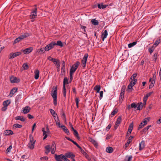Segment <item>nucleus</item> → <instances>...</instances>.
Returning <instances> with one entry per match:
<instances>
[{"label":"nucleus","mask_w":161,"mask_h":161,"mask_svg":"<svg viewBox=\"0 0 161 161\" xmlns=\"http://www.w3.org/2000/svg\"><path fill=\"white\" fill-rule=\"evenodd\" d=\"M14 134L13 131L11 130H5L4 133V135L5 136H9Z\"/></svg>","instance_id":"4468645a"},{"label":"nucleus","mask_w":161,"mask_h":161,"mask_svg":"<svg viewBox=\"0 0 161 161\" xmlns=\"http://www.w3.org/2000/svg\"><path fill=\"white\" fill-rule=\"evenodd\" d=\"M137 76V73H135L133 74L131 76V77L130 78V80H133V79H135Z\"/></svg>","instance_id":"49530a36"},{"label":"nucleus","mask_w":161,"mask_h":161,"mask_svg":"<svg viewBox=\"0 0 161 161\" xmlns=\"http://www.w3.org/2000/svg\"><path fill=\"white\" fill-rule=\"evenodd\" d=\"M88 57V54L87 53L85 54L82 60H81V63L83 65V67L84 69L86 66V62L87 60V58Z\"/></svg>","instance_id":"0eeeda50"},{"label":"nucleus","mask_w":161,"mask_h":161,"mask_svg":"<svg viewBox=\"0 0 161 161\" xmlns=\"http://www.w3.org/2000/svg\"><path fill=\"white\" fill-rule=\"evenodd\" d=\"M51 95L53 98V103L54 106L57 105V86H53V88L52 91L51 92Z\"/></svg>","instance_id":"f257e3e1"},{"label":"nucleus","mask_w":161,"mask_h":161,"mask_svg":"<svg viewBox=\"0 0 161 161\" xmlns=\"http://www.w3.org/2000/svg\"><path fill=\"white\" fill-rule=\"evenodd\" d=\"M151 126H152L151 125H149L147 126L146 127L144 128L141 131V134L142 135L146 133L147 132V130H148L149 128L151 127Z\"/></svg>","instance_id":"dca6fc26"},{"label":"nucleus","mask_w":161,"mask_h":161,"mask_svg":"<svg viewBox=\"0 0 161 161\" xmlns=\"http://www.w3.org/2000/svg\"><path fill=\"white\" fill-rule=\"evenodd\" d=\"M154 82H153V81H152L151 83L149 86V88L151 89L154 86Z\"/></svg>","instance_id":"5fc2aeb1"},{"label":"nucleus","mask_w":161,"mask_h":161,"mask_svg":"<svg viewBox=\"0 0 161 161\" xmlns=\"http://www.w3.org/2000/svg\"><path fill=\"white\" fill-rule=\"evenodd\" d=\"M56 149V144L54 142H53L52 143V145L51 146V149Z\"/></svg>","instance_id":"864d4df0"},{"label":"nucleus","mask_w":161,"mask_h":161,"mask_svg":"<svg viewBox=\"0 0 161 161\" xmlns=\"http://www.w3.org/2000/svg\"><path fill=\"white\" fill-rule=\"evenodd\" d=\"M47 59L53 62L56 67L60 65V62L58 59L53 58L50 56H49L48 58Z\"/></svg>","instance_id":"39448f33"},{"label":"nucleus","mask_w":161,"mask_h":161,"mask_svg":"<svg viewBox=\"0 0 161 161\" xmlns=\"http://www.w3.org/2000/svg\"><path fill=\"white\" fill-rule=\"evenodd\" d=\"M133 88H132V86L130 85V84H129V85H128V86H127V90L126 91H129V90H131H131H133ZM130 91H128V92H130Z\"/></svg>","instance_id":"09e8293b"},{"label":"nucleus","mask_w":161,"mask_h":161,"mask_svg":"<svg viewBox=\"0 0 161 161\" xmlns=\"http://www.w3.org/2000/svg\"><path fill=\"white\" fill-rule=\"evenodd\" d=\"M73 74L69 73V83H71L73 79Z\"/></svg>","instance_id":"052dcab7"},{"label":"nucleus","mask_w":161,"mask_h":161,"mask_svg":"<svg viewBox=\"0 0 161 161\" xmlns=\"http://www.w3.org/2000/svg\"><path fill=\"white\" fill-rule=\"evenodd\" d=\"M22 67L24 68V69L27 70L28 69L29 66L28 64L26 63H24L22 66Z\"/></svg>","instance_id":"c03bdc74"},{"label":"nucleus","mask_w":161,"mask_h":161,"mask_svg":"<svg viewBox=\"0 0 161 161\" xmlns=\"http://www.w3.org/2000/svg\"><path fill=\"white\" fill-rule=\"evenodd\" d=\"M12 148V146L10 145L8 147L6 150L7 153L10 152L11 149Z\"/></svg>","instance_id":"13d9d810"},{"label":"nucleus","mask_w":161,"mask_h":161,"mask_svg":"<svg viewBox=\"0 0 161 161\" xmlns=\"http://www.w3.org/2000/svg\"><path fill=\"white\" fill-rule=\"evenodd\" d=\"M73 131V134L75 137L79 135L77 131L76 130H74Z\"/></svg>","instance_id":"bf43d9fd"},{"label":"nucleus","mask_w":161,"mask_h":161,"mask_svg":"<svg viewBox=\"0 0 161 161\" xmlns=\"http://www.w3.org/2000/svg\"><path fill=\"white\" fill-rule=\"evenodd\" d=\"M69 83V79L67 77H65L64 78L63 83V86H65L66 84H68Z\"/></svg>","instance_id":"c9c22d12"},{"label":"nucleus","mask_w":161,"mask_h":161,"mask_svg":"<svg viewBox=\"0 0 161 161\" xmlns=\"http://www.w3.org/2000/svg\"><path fill=\"white\" fill-rule=\"evenodd\" d=\"M21 39H20V36H19L18 38H16L14 41L13 44H15L17 42H18L20 41Z\"/></svg>","instance_id":"37998d69"},{"label":"nucleus","mask_w":161,"mask_h":161,"mask_svg":"<svg viewBox=\"0 0 161 161\" xmlns=\"http://www.w3.org/2000/svg\"><path fill=\"white\" fill-rule=\"evenodd\" d=\"M89 141L91 142L92 144H93L94 146L97 147L98 146V143L97 142L95 141L94 139H92V138L89 137Z\"/></svg>","instance_id":"f3484780"},{"label":"nucleus","mask_w":161,"mask_h":161,"mask_svg":"<svg viewBox=\"0 0 161 161\" xmlns=\"http://www.w3.org/2000/svg\"><path fill=\"white\" fill-rule=\"evenodd\" d=\"M42 131L43 132V135L44 136L43 138V139L44 140L47 137V132L45 130V128H43L42 129Z\"/></svg>","instance_id":"2f4dec72"},{"label":"nucleus","mask_w":161,"mask_h":161,"mask_svg":"<svg viewBox=\"0 0 161 161\" xmlns=\"http://www.w3.org/2000/svg\"><path fill=\"white\" fill-rule=\"evenodd\" d=\"M40 159L41 160H47L48 159V158L47 157L45 156L41 157Z\"/></svg>","instance_id":"69168bd1"},{"label":"nucleus","mask_w":161,"mask_h":161,"mask_svg":"<svg viewBox=\"0 0 161 161\" xmlns=\"http://www.w3.org/2000/svg\"><path fill=\"white\" fill-rule=\"evenodd\" d=\"M18 90V88L17 87L13 88L10 91L9 95H10V97H11L14 94V93L16 92Z\"/></svg>","instance_id":"6ab92c4d"},{"label":"nucleus","mask_w":161,"mask_h":161,"mask_svg":"<svg viewBox=\"0 0 161 161\" xmlns=\"http://www.w3.org/2000/svg\"><path fill=\"white\" fill-rule=\"evenodd\" d=\"M133 125H134L133 122L131 123L129 126L128 129L133 130Z\"/></svg>","instance_id":"338daca9"},{"label":"nucleus","mask_w":161,"mask_h":161,"mask_svg":"<svg viewBox=\"0 0 161 161\" xmlns=\"http://www.w3.org/2000/svg\"><path fill=\"white\" fill-rule=\"evenodd\" d=\"M45 148L46 149V151H45V153L47 154L50 152L51 147L50 145H48L45 146Z\"/></svg>","instance_id":"bb28decb"},{"label":"nucleus","mask_w":161,"mask_h":161,"mask_svg":"<svg viewBox=\"0 0 161 161\" xmlns=\"http://www.w3.org/2000/svg\"><path fill=\"white\" fill-rule=\"evenodd\" d=\"M21 54V52H19L15 53H11L8 56V58L9 59L13 58L19 56Z\"/></svg>","instance_id":"6e6552de"},{"label":"nucleus","mask_w":161,"mask_h":161,"mask_svg":"<svg viewBox=\"0 0 161 161\" xmlns=\"http://www.w3.org/2000/svg\"><path fill=\"white\" fill-rule=\"evenodd\" d=\"M91 22L92 23L95 25H96L98 24V22L95 19H92L91 20Z\"/></svg>","instance_id":"79ce46f5"},{"label":"nucleus","mask_w":161,"mask_h":161,"mask_svg":"<svg viewBox=\"0 0 161 161\" xmlns=\"http://www.w3.org/2000/svg\"><path fill=\"white\" fill-rule=\"evenodd\" d=\"M158 53H155L154 54V55L153 56V57L154 59V61L155 62H156V60L157 59V57H158Z\"/></svg>","instance_id":"6e6d98bb"},{"label":"nucleus","mask_w":161,"mask_h":161,"mask_svg":"<svg viewBox=\"0 0 161 161\" xmlns=\"http://www.w3.org/2000/svg\"><path fill=\"white\" fill-rule=\"evenodd\" d=\"M118 112V110L117 109H114L111 113L110 116L111 117L114 116Z\"/></svg>","instance_id":"e433bc0d"},{"label":"nucleus","mask_w":161,"mask_h":161,"mask_svg":"<svg viewBox=\"0 0 161 161\" xmlns=\"http://www.w3.org/2000/svg\"><path fill=\"white\" fill-rule=\"evenodd\" d=\"M126 86L125 85H123L121 90L119 97V101L121 103L124 97L125 92V90Z\"/></svg>","instance_id":"20e7f679"},{"label":"nucleus","mask_w":161,"mask_h":161,"mask_svg":"<svg viewBox=\"0 0 161 161\" xmlns=\"http://www.w3.org/2000/svg\"><path fill=\"white\" fill-rule=\"evenodd\" d=\"M108 32L107 30H105L104 32L102 33L101 36L102 40L103 41L105 38L107 37L108 35Z\"/></svg>","instance_id":"a211bd4d"},{"label":"nucleus","mask_w":161,"mask_h":161,"mask_svg":"<svg viewBox=\"0 0 161 161\" xmlns=\"http://www.w3.org/2000/svg\"><path fill=\"white\" fill-rule=\"evenodd\" d=\"M63 96L64 97H65V99L66 95V90L65 86H63Z\"/></svg>","instance_id":"58836bf2"},{"label":"nucleus","mask_w":161,"mask_h":161,"mask_svg":"<svg viewBox=\"0 0 161 161\" xmlns=\"http://www.w3.org/2000/svg\"><path fill=\"white\" fill-rule=\"evenodd\" d=\"M136 43H137V42H134L132 43H129L128 45V46L129 48H131V47L134 46L135 45H136Z\"/></svg>","instance_id":"a19ab883"},{"label":"nucleus","mask_w":161,"mask_h":161,"mask_svg":"<svg viewBox=\"0 0 161 161\" xmlns=\"http://www.w3.org/2000/svg\"><path fill=\"white\" fill-rule=\"evenodd\" d=\"M161 42V39L160 38L158 37V38L156 41L154 43V45H155V47L157 46Z\"/></svg>","instance_id":"473e14b6"},{"label":"nucleus","mask_w":161,"mask_h":161,"mask_svg":"<svg viewBox=\"0 0 161 161\" xmlns=\"http://www.w3.org/2000/svg\"><path fill=\"white\" fill-rule=\"evenodd\" d=\"M53 42H52L49 44L47 45L45 47V51H47L53 48L54 47Z\"/></svg>","instance_id":"9d476101"},{"label":"nucleus","mask_w":161,"mask_h":161,"mask_svg":"<svg viewBox=\"0 0 161 161\" xmlns=\"http://www.w3.org/2000/svg\"><path fill=\"white\" fill-rule=\"evenodd\" d=\"M65 138L69 141L72 142L73 143L75 142L74 141L72 140V139H70V138L68 136H66Z\"/></svg>","instance_id":"0e129e2a"},{"label":"nucleus","mask_w":161,"mask_h":161,"mask_svg":"<svg viewBox=\"0 0 161 161\" xmlns=\"http://www.w3.org/2000/svg\"><path fill=\"white\" fill-rule=\"evenodd\" d=\"M100 85H96L94 88V90L96 91L97 93L100 92Z\"/></svg>","instance_id":"f704fd0d"},{"label":"nucleus","mask_w":161,"mask_h":161,"mask_svg":"<svg viewBox=\"0 0 161 161\" xmlns=\"http://www.w3.org/2000/svg\"><path fill=\"white\" fill-rule=\"evenodd\" d=\"M75 101L76 103V107L77 108L79 107V98L78 97H76L75 99Z\"/></svg>","instance_id":"de8ad7c7"},{"label":"nucleus","mask_w":161,"mask_h":161,"mask_svg":"<svg viewBox=\"0 0 161 161\" xmlns=\"http://www.w3.org/2000/svg\"><path fill=\"white\" fill-rule=\"evenodd\" d=\"M10 82L11 83H17L19 82L20 81V79L16 77L12 76L10 78Z\"/></svg>","instance_id":"9b49d317"},{"label":"nucleus","mask_w":161,"mask_h":161,"mask_svg":"<svg viewBox=\"0 0 161 161\" xmlns=\"http://www.w3.org/2000/svg\"><path fill=\"white\" fill-rule=\"evenodd\" d=\"M143 125V124L141 122L140 125H139L138 127V130H140L144 126Z\"/></svg>","instance_id":"680f3d73"},{"label":"nucleus","mask_w":161,"mask_h":161,"mask_svg":"<svg viewBox=\"0 0 161 161\" xmlns=\"http://www.w3.org/2000/svg\"><path fill=\"white\" fill-rule=\"evenodd\" d=\"M49 110L53 117L54 118V119H55V118L58 117L57 114L56 113L55 111L52 109H50Z\"/></svg>","instance_id":"aec40b11"},{"label":"nucleus","mask_w":161,"mask_h":161,"mask_svg":"<svg viewBox=\"0 0 161 161\" xmlns=\"http://www.w3.org/2000/svg\"><path fill=\"white\" fill-rule=\"evenodd\" d=\"M142 122L143 124V126H145L147 124V121L146 119H143Z\"/></svg>","instance_id":"4d7b16f0"},{"label":"nucleus","mask_w":161,"mask_h":161,"mask_svg":"<svg viewBox=\"0 0 161 161\" xmlns=\"http://www.w3.org/2000/svg\"><path fill=\"white\" fill-rule=\"evenodd\" d=\"M65 157V155L63 154L59 155H58L56 154H54V158L56 161L64 160Z\"/></svg>","instance_id":"423d86ee"},{"label":"nucleus","mask_w":161,"mask_h":161,"mask_svg":"<svg viewBox=\"0 0 161 161\" xmlns=\"http://www.w3.org/2000/svg\"><path fill=\"white\" fill-rule=\"evenodd\" d=\"M39 77V71L38 69L36 70L35 72L34 78L35 79H37Z\"/></svg>","instance_id":"a878e982"},{"label":"nucleus","mask_w":161,"mask_h":161,"mask_svg":"<svg viewBox=\"0 0 161 161\" xmlns=\"http://www.w3.org/2000/svg\"><path fill=\"white\" fill-rule=\"evenodd\" d=\"M13 126H14L16 128H21L22 127V125H19L18 124L16 123Z\"/></svg>","instance_id":"a18cd8bd"},{"label":"nucleus","mask_w":161,"mask_h":161,"mask_svg":"<svg viewBox=\"0 0 161 161\" xmlns=\"http://www.w3.org/2000/svg\"><path fill=\"white\" fill-rule=\"evenodd\" d=\"M35 144V142L33 143L29 142L27 145V147L30 149H33L34 148Z\"/></svg>","instance_id":"b1692460"},{"label":"nucleus","mask_w":161,"mask_h":161,"mask_svg":"<svg viewBox=\"0 0 161 161\" xmlns=\"http://www.w3.org/2000/svg\"><path fill=\"white\" fill-rule=\"evenodd\" d=\"M10 100H8L4 101L3 103V104L4 106L7 107L10 103Z\"/></svg>","instance_id":"c85d7f7f"},{"label":"nucleus","mask_w":161,"mask_h":161,"mask_svg":"<svg viewBox=\"0 0 161 161\" xmlns=\"http://www.w3.org/2000/svg\"><path fill=\"white\" fill-rule=\"evenodd\" d=\"M21 95L20 94H19L15 98V102L18 101L21 98Z\"/></svg>","instance_id":"8fccbe9b"},{"label":"nucleus","mask_w":161,"mask_h":161,"mask_svg":"<svg viewBox=\"0 0 161 161\" xmlns=\"http://www.w3.org/2000/svg\"><path fill=\"white\" fill-rule=\"evenodd\" d=\"M80 64V62L78 61H77L75 63L70 69L69 73L73 74V73L76 71L77 69L78 68Z\"/></svg>","instance_id":"7ed1b4c3"},{"label":"nucleus","mask_w":161,"mask_h":161,"mask_svg":"<svg viewBox=\"0 0 161 161\" xmlns=\"http://www.w3.org/2000/svg\"><path fill=\"white\" fill-rule=\"evenodd\" d=\"M145 142L144 141H142L139 144V150L140 151L142 150L145 147Z\"/></svg>","instance_id":"2eb2a0df"},{"label":"nucleus","mask_w":161,"mask_h":161,"mask_svg":"<svg viewBox=\"0 0 161 161\" xmlns=\"http://www.w3.org/2000/svg\"><path fill=\"white\" fill-rule=\"evenodd\" d=\"M29 142L33 143L35 142V143L36 140H34L32 134H31L29 135Z\"/></svg>","instance_id":"c756f323"},{"label":"nucleus","mask_w":161,"mask_h":161,"mask_svg":"<svg viewBox=\"0 0 161 161\" xmlns=\"http://www.w3.org/2000/svg\"><path fill=\"white\" fill-rule=\"evenodd\" d=\"M122 121V118L121 116H119L118 117L115 122V124L119 125Z\"/></svg>","instance_id":"7c9ffc66"},{"label":"nucleus","mask_w":161,"mask_h":161,"mask_svg":"<svg viewBox=\"0 0 161 161\" xmlns=\"http://www.w3.org/2000/svg\"><path fill=\"white\" fill-rule=\"evenodd\" d=\"M136 105H137V110H141L143 108V105H142V102L138 103Z\"/></svg>","instance_id":"412c9836"},{"label":"nucleus","mask_w":161,"mask_h":161,"mask_svg":"<svg viewBox=\"0 0 161 161\" xmlns=\"http://www.w3.org/2000/svg\"><path fill=\"white\" fill-rule=\"evenodd\" d=\"M31 110V108L30 107L28 106H26L25 108H23L22 113L24 114H26L29 113Z\"/></svg>","instance_id":"ddd939ff"},{"label":"nucleus","mask_w":161,"mask_h":161,"mask_svg":"<svg viewBox=\"0 0 161 161\" xmlns=\"http://www.w3.org/2000/svg\"><path fill=\"white\" fill-rule=\"evenodd\" d=\"M108 5H103V4H101V6L100 4H98L97 5L98 8L100 9H101V8L102 9L105 8Z\"/></svg>","instance_id":"4c0bfd02"},{"label":"nucleus","mask_w":161,"mask_h":161,"mask_svg":"<svg viewBox=\"0 0 161 161\" xmlns=\"http://www.w3.org/2000/svg\"><path fill=\"white\" fill-rule=\"evenodd\" d=\"M61 128L67 135H69V130L64 125H62Z\"/></svg>","instance_id":"5701e85b"},{"label":"nucleus","mask_w":161,"mask_h":161,"mask_svg":"<svg viewBox=\"0 0 161 161\" xmlns=\"http://www.w3.org/2000/svg\"><path fill=\"white\" fill-rule=\"evenodd\" d=\"M134 137L132 136H130L127 140V142L130 143L132 141V139L134 138Z\"/></svg>","instance_id":"3c124183"},{"label":"nucleus","mask_w":161,"mask_h":161,"mask_svg":"<svg viewBox=\"0 0 161 161\" xmlns=\"http://www.w3.org/2000/svg\"><path fill=\"white\" fill-rule=\"evenodd\" d=\"M81 153L83 154V155L86 157V156L88 155L87 153L83 150L81 152Z\"/></svg>","instance_id":"e2e57ef3"},{"label":"nucleus","mask_w":161,"mask_h":161,"mask_svg":"<svg viewBox=\"0 0 161 161\" xmlns=\"http://www.w3.org/2000/svg\"><path fill=\"white\" fill-rule=\"evenodd\" d=\"M65 156L67 158H69L71 159L75 157V155L72 152H68L64 154Z\"/></svg>","instance_id":"f8f14e48"},{"label":"nucleus","mask_w":161,"mask_h":161,"mask_svg":"<svg viewBox=\"0 0 161 161\" xmlns=\"http://www.w3.org/2000/svg\"><path fill=\"white\" fill-rule=\"evenodd\" d=\"M34 8L31 10V12L30 14L29 15L30 19H33L36 18L37 16V5H35Z\"/></svg>","instance_id":"f03ea898"},{"label":"nucleus","mask_w":161,"mask_h":161,"mask_svg":"<svg viewBox=\"0 0 161 161\" xmlns=\"http://www.w3.org/2000/svg\"><path fill=\"white\" fill-rule=\"evenodd\" d=\"M16 120H20L21 121L24 122L25 121V119L22 116H17L15 118Z\"/></svg>","instance_id":"72a5a7b5"},{"label":"nucleus","mask_w":161,"mask_h":161,"mask_svg":"<svg viewBox=\"0 0 161 161\" xmlns=\"http://www.w3.org/2000/svg\"><path fill=\"white\" fill-rule=\"evenodd\" d=\"M131 107L132 108H136L137 105H136V103H134L131 104Z\"/></svg>","instance_id":"603ef678"},{"label":"nucleus","mask_w":161,"mask_h":161,"mask_svg":"<svg viewBox=\"0 0 161 161\" xmlns=\"http://www.w3.org/2000/svg\"><path fill=\"white\" fill-rule=\"evenodd\" d=\"M30 35L27 33H25L23 35L20 36V37L22 40L24 39L25 38H26L27 37L29 36Z\"/></svg>","instance_id":"cd10ccee"},{"label":"nucleus","mask_w":161,"mask_h":161,"mask_svg":"<svg viewBox=\"0 0 161 161\" xmlns=\"http://www.w3.org/2000/svg\"><path fill=\"white\" fill-rule=\"evenodd\" d=\"M132 158V156H130L128 157L127 159H125V161H131Z\"/></svg>","instance_id":"774afa93"},{"label":"nucleus","mask_w":161,"mask_h":161,"mask_svg":"<svg viewBox=\"0 0 161 161\" xmlns=\"http://www.w3.org/2000/svg\"><path fill=\"white\" fill-rule=\"evenodd\" d=\"M106 151L108 153H111L114 151V149L112 147H108L106 148Z\"/></svg>","instance_id":"393cba45"},{"label":"nucleus","mask_w":161,"mask_h":161,"mask_svg":"<svg viewBox=\"0 0 161 161\" xmlns=\"http://www.w3.org/2000/svg\"><path fill=\"white\" fill-rule=\"evenodd\" d=\"M54 46L57 45L61 47H63V43L61 41H58L56 43L55 42H53Z\"/></svg>","instance_id":"4be33fe9"},{"label":"nucleus","mask_w":161,"mask_h":161,"mask_svg":"<svg viewBox=\"0 0 161 161\" xmlns=\"http://www.w3.org/2000/svg\"><path fill=\"white\" fill-rule=\"evenodd\" d=\"M33 50V47H30L25 49H22L21 51L23 52L25 54H28L31 53Z\"/></svg>","instance_id":"1a4fd4ad"},{"label":"nucleus","mask_w":161,"mask_h":161,"mask_svg":"<svg viewBox=\"0 0 161 161\" xmlns=\"http://www.w3.org/2000/svg\"><path fill=\"white\" fill-rule=\"evenodd\" d=\"M46 51H45V48H42L40 49H38L37 50V52L40 53V54H42L44 53Z\"/></svg>","instance_id":"ea45409f"}]
</instances>
